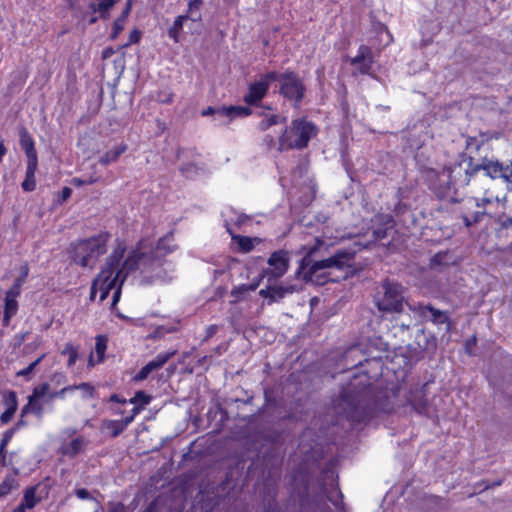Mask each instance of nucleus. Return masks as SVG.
Returning <instances> with one entry per match:
<instances>
[{"label":"nucleus","mask_w":512,"mask_h":512,"mask_svg":"<svg viewBox=\"0 0 512 512\" xmlns=\"http://www.w3.org/2000/svg\"><path fill=\"white\" fill-rule=\"evenodd\" d=\"M462 163H455L449 167L443 168L437 174L438 194L447 195L452 189L464 188L469 186L472 191L483 194L482 205H496L497 208L503 206L505 193L502 186L496 182L502 179L506 183H512V161L502 162L494 157H482L475 160L468 156Z\"/></svg>","instance_id":"obj_1"},{"label":"nucleus","mask_w":512,"mask_h":512,"mask_svg":"<svg viewBox=\"0 0 512 512\" xmlns=\"http://www.w3.org/2000/svg\"><path fill=\"white\" fill-rule=\"evenodd\" d=\"M347 368L370 366L355 375L333 400V410L337 416L348 420L352 426L369 421L376 410L375 391L370 379L376 378L382 369V358H367L358 345L349 347L343 356Z\"/></svg>","instance_id":"obj_2"},{"label":"nucleus","mask_w":512,"mask_h":512,"mask_svg":"<svg viewBox=\"0 0 512 512\" xmlns=\"http://www.w3.org/2000/svg\"><path fill=\"white\" fill-rule=\"evenodd\" d=\"M125 251V243L118 240L115 249L106 259L105 267L98 274L100 301H104L108 297L120 278L121 284H123L127 275L137 270L141 273H152V277L163 279L162 270L158 271V269L163 266L165 255L172 250L165 247L164 238H161L156 247L150 249L149 252L145 251L143 241H139L119 268Z\"/></svg>","instance_id":"obj_3"},{"label":"nucleus","mask_w":512,"mask_h":512,"mask_svg":"<svg viewBox=\"0 0 512 512\" xmlns=\"http://www.w3.org/2000/svg\"><path fill=\"white\" fill-rule=\"evenodd\" d=\"M338 475L332 461H329L320 472L317 483L311 485V475L304 467L296 471L291 480L293 494L298 497L301 507L310 505V501L327 498L335 507L342 501L343 495L338 487Z\"/></svg>","instance_id":"obj_4"},{"label":"nucleus","mask_w":512,"mask_h":512,"mask_svg":"<svg viewBox=\"0 0 512 512\" xmlns=\"http://www.w3.org/2000/svg\"><path fill=\"white\" fill-rule=\"evenodd\" d=\"M110 237L109 232L103 231L90 238L78 240L70 244L68 253L75 264L93 268L98 258L106 253Z\"/></svg>","instance_id":"obj_5"},{"label":"nucleus","mask_w":512,"mask_h":512,"mask_svg":"<svg viewBox=\"0 0 512 512\" xmlns=\"http://www.w3.org/2000/svg\"><path fill=\"white\" fill-rule=\"evenodd\" d=\"M267 78L279 83V95L291 102L293 107L300 106L306 94V86L297 72L287 69L280 73L273 70L268 71Z\"/></svg>","instance_id":"obj_6"},{"label":"nucleus","mask_w":512,"mask_h":512,"mask_svg":"<svg viewBox=\"0 0 512 512\" xmlns=\"http://www.w3.org/2000/svg\"><path fill=\"white\" fill-rule=\"evenodd\" d=\"M317 133L315 125L305 119H295L279 138V151L303 149Z\"/></svg>","instance_id":"obj_7"},{"label":"nucleus","mask_w":512,"mask_h":512,"mask_svg":"<svg viewBox=\"0 0 512 512\" xmlns=\"http://www.w3.org/2000/svg\"><path fill=\"white\" fill-rule=\"evenodd\" d=\"M312 252L313 249L300 260L297 274H301L307 267H309V275L330 268L343 269L349 266V262L353 258V253L346 250H339L329 258L313 261L311 258Z\"/></svg>","instance_id":"obj_8"},{"label":"nucleus","mask_w":512,"mask_h":512,"mask_svg":"<svg viewBox=\"0 0 512 512\" xmlns=\"http://www.w3.org/2000/svg\"><path fill=\"white\" fill-rule=\"evenodd\" d=\"M403 287L395 282L384 281L375 296L379 310L399 312L403 307Z\"/></svg>","instance_id":"obj_9"},{"label":"nucleus","mask_w":512,"mask_h":512,"mask_svg":"<svg viewBox=\"0 0 512 512\" xmlns=\"http://www.w3.org/2000/svg\"><path fill=\"white\" fill-rule=\"evenodd\" d=\"M270 267L263 269L261 278H267L268 283L281 278L288 270L290 264V254L284 249L271 253L267 260Z\"/></svg>","instance_id":"obj_10"},{"label":"nucleus","mask_w":512,"mask_h":512,"mask_svg":"<svg viewBox=\"0 0 512 512\" xmlns=\"http://www.w3.org/2000/svg\"><path fill=\"white\" fill-rule=\"evenodd\" d=\"M268 72L263 74L258 81L248 86V92L244 96V102L247 105H258L260 101L267 95L270 83L273 79L267 78Z\"/></svg>","instance_id":"obj_11"},{"label":"nucleus","mask_w":512,"mask_h":512,"mask_svg":"<svg viewBox=\"0 0 512 512\" xmlns=\"http://www.w3.org/2000/svg\"><path fill=\"white\" fill-rule=\"evenodd\" d=\"M419 315L423 317L425 320H429L437 325H445V330L450 331L451 322L447 312L436 309L431 305H422L419 304L417 308H415Z\"/></svg>","instance_id":"obj_12"},{"label":"nucleus","mask_w":512,"mask_h":512,"mask_svg":"<svg viewBox=\"0 0 512 512\" xmlns=\"http://www.w3.org/2000/svg\"><path fill=\"white\" fill-rule=\"evenodd\" d=\"M373 63V51L366 45H361L358 49L357 55L350 59V64L355 66L361 74H370Z\"/></svg>","instance_id":"obj_13"},{"label":"nucleus","mask_w":512,"mask_h":512,"mask_svg":"<svg viewBox=\"0 0 512 512\" xmlns=\"http://www.w3.org/2000/svg\"><path fill=\"white\" fill-rule=\"evenodd\" d=\"M295 291L293 285H274L272 282L266 288L259 291V295L268 300V304L281 301L287 294Z\"/></svg>","instance_id":"obj_14"},{"label":"nucleus","mask_w":512,"mask_h":512,"mask_svg":"<svg viewBox=\"0 0 512 512\" xmlns=\"http://www.w3.org/2000/svg\"><path fill=\"white\" fill-rule=\"evenodd\" d=\"M131 423H132V417H125L120 420L103 419L100 423L99 429L102 433L108 432V434L111 438H116Z\"/></svg>","instance_id":"obj_15"},{"label":"nucleus","mask_w":512,"mask_h":512,"mask_svg":"<svg viewBox=\"0 0 512 512\" xmlns=\"http://www.w3.org/2000/svg\"><path fill=\"white\" fill-rule=\"evenodd\" d=\"M18 135H19V143L21 148L24 150L27 161L28 160H38L37 151L35 149V143L34 140L27 130L26 127L20 126L18 128Z\"/></svg>","instance_id":"obj_16"},{"label":"nucleus","mask_w":512,"mask_h":512,"mask_svg":"<svg viewBox=\"0 0 512 512\" xmlns=\"http://www.w3.org/2000/svg\"><path fill=\"white\" fill-rule=\"evenodd\" d=\"M506 199L504 200L503 206L497 208L496 205H489L485 207L482 205V199L480 202H477V207H482L483 211H477L472 215V218L470 219L468 216H463L464 223L467 227L472 226L474 223H478L481 220V217L484 214H487L491 217H495L501 210L505 208Z\"/></svg>","instance_id":"obj_17"},{"label":"nucleus","mask_w":512,"mask_h":512,"mask_svg":"<svg viewBox=\"0 0 512 512\" xmlns=\"http://www.w3.org/2000/svg\"><path fill=\"white\" fill-rule=\"evenodd\" d=\"M18 473L19 470L15 468L13 473H9L3 478L0 483V498L7 496L12 491L19 488Z\"/></svg>","instance_id":"obj_18"},{"label":"nucleus","mask_w":512,"mask_h":512,"mask_svg":"<svg viewBox=\"0 0 512 512\" xmlns=\"http://www.w3.org/2000/svg\"><path fill=\"white\" fill-rule=\"evenodd\" d=\"M38 167V160H28L25 179L21 187L26 192H31L36 188L35 172Z\"/></svg>","instance_id":"obj_19"},{"label":"nucleus","mask_w":512,"mask_h":512,"mask_svg":"<svg viewBox=\"0 0 512 512\" xmlns=\"http://www.w3.org/2000/svg\"><path fill=\"white\" fill-rule=\"evenodd\" d=\"M298 277H301L305 283H312L317 286H323L329 281H333V279L329 278L328 272H315L309 275V267L302 271L301 274H297Z\"/></svg>","instance_id":"obj_20"},{"label":"nucleus","mask_w":512,"mask_h":512,"mask_svg":"<svg viewBox=\"0 0 512 512\" xmlns=\"http://www.w3.org/2000/svg\"><path fill=\"white\" fill-rule=\"evenodd\" d=\"M40 486L41 485L38 483L28 487L24 491L22 502L27 509H33L39 502H41L42 497L37 495Z\"/></svg>","instance_id":"obj_21"},{"label":"nucleus","mask_w":512,"mask_h":512,"mask_svg":"<svg viewBox=\"0 0 512 512\" xmlns=\"http://www.w3.org/2000/svg\"><path fill=\"white\" fill-rule=\"evenodd\" d=\"M130 12H131V2L128 0L122 13L120 14L119 17H117V19L113 23L112 32L110 34V38L112 40L116 39L118 37V35L123 31L124 23L126 22Z\"/></svg>","instance_id":"obj_22"},{"label":"nucleus","mask_w":512,"mask_h":512,"mask_svg":"<svg viewBox=\"0 0 512 512\" xmlns=\"http://www.w3.org/2000/svg\"><path fill=\"white\" fill-rule=\"evenodd\" d=\"M43 410L44 408L40 402V399L28 396V403L21 409L20 417H24L25 415L32 413L35 414L38 418H41Z\"/></svg>","instance_id":"obj_23"},{"label":"nucleus","mask_w":512,"mask_h":512,"mask_svg":"<svg viewBox=\"0 0 512 512\" xmlns=\"http://www.w3.org/2000/svg\"><path fill=\"white\" fill-rule=\"evenodd\" d=\"M97 2H92L90 4V9L93 12H98L100 17L103 19H107L109 16V10L119 1V0H96Z\"/></svg>","instance_id":"obj_24"},{"label":"nucleus","mask_w":512,"mask_h":512,"mask_svg":"<svg viewBox=\"0 0 512 512\" xmlns=\"http://www.w3.org/2000/svg\"><path fill=\"white\" fill-rule=\"evenodd\" d=\"M221 116H227L230 118L245 117L252 113L251 109L246 106H229L222 107L218 111Z\"/></svg>","instance_id":"obj_25"},{"label":"nucleus","mask_w":512,"mask_h":512,"mask_svg":"<svg viewBox=\"0 0 512 512\" xmlns=\"http://www.w3.org/2000/svg\"><path fill=\"white\" fill-rule=\"evenodd\" d=\"M127 149V146L124 144H121L119 146H116L112 150L107 151L99 158V163L101 165H109L112 162H116L118 158L123 154Z\"/></svg>","instance_id":"obj_26"},{"label":"nucleus","mask_w":512,"mask_h":512,"mask_svg":"<svg viewBox=\"0 0 512 512\" xmlns=\"http://www.w3.org/2000/svg\"><path fill=\"white\" fill-rule=\"evenodd\" d=\"M175 354L176 350L160 353L153 360L149 361L148 364L153 371H156L162 368Z\"/></svg>","instance_id":"obj_27"},{"label":"nucleus","mask_w":512,"mask_h":512,"mask_svg":"<svg viewBox=\"0 0 512 512\" xmlns=\"http://www.w3.org/2000/svg\"><path fill=\"white\" fill-rule=\"evenodd\" d=\"M189 19V15H180L178 16L173 25L168 30V35L170 38H172L175 42L179 41V33L183 28V22L185 20Z\"/></svg>","instance_id":"obj_28"},{"label":"nucleus","mask_w":512,"mask_h":512,"mask_svg":"<svg viewBox=\"0 0 512 512\" xmlns=\"http://www.w3.org/2000/svg\"><path fill=\"white\" fill-rule=\"evenodd\" d=\"M84 446V439L81 437L74 438L65 448L63 453L69 457L79 454Z\"/></svg>","instance_id":"obj_29"},{"label":"nucleus","mask_w":512,"mask_h":512,"mask_svg":"<svg viewBox=\"0 0 512 512\" xmlns=\"http://www.w3.org/2000/svg\"><path fill=\"white\" fill-rule=\"evenodd\" d=\"M233 239L236 241V243L239 246L240 251L243 253H248V252L252 251L254 248V241L255 240L259 241L257 238L252 239L248 236H241V235L233 236Z\"/></svg>","instance_id":"obj_30"},{"label":"nucleus","mask_w":512,"mask_h":512,"mask_svg":"<svg viewBox=\"0 0 512 512\" xmlns=\"http://www.w3.org/2000/svg\"><path fill=\"white\" fill-rule=\"evenodd\" d=\"M108 338L105 335L96 336L95 352L97 354V363L104 360L105 352L107 349Z\"/></svg>","instance_id":"obj_31"},{"label":"nucleus","mask_w":512,"mask_h":512,"mask_svg":"<svg viewBox=\"0 0 512 512\" xmlns=\"http://www.w3.org/2000/svg\"><path fill=\"white\" fill-rule=\"evenodd\" d=\"M489 137L486 133H480V139L475 136H469L466 139V149H474L475 151H479L481 146L488 141Z\"/></svg>","instance_id":"obj_32"},{"label":"nucleus","mask_w":512,"mask_h":512,"mask_svg":"<svg viewBox=\"0 0 512 512\" xmlns=\"http://www.w3.org/2000/svg\"><path fill=\"white\" fill-rule=\"evenodd\" d=\"M203 4L202 0H189L188 3V15L189 19L192 21H199L201 20V14L199 13V10Z\"/></svg>","instance_id":"obj_33"},{"label":"nucleus","mask_w":512,"mask_h":512,"mask_svg":"<svg viewBox=\"0 0 512 512\" xmlns=\"http://www.w3.org/2000/svg\"><path fill=\"white\" fill-rule=\"evenodd\" d=\"M450 263H453V261L447 251L438 252L431 258V266L432 267L441 266V265L446 266V265H449Z\"/></svg>","instance_id":"obj_34"},{"label":"nucleus","mask_w":512,"mask_h":512,"mask_svg":"<svg viewBox=\"0 0 512 512\" xmlns=\"http://www.w3.org/2000/svg\"><path fill=\"white\" fill-rule=\"evenodd\" d=\"M62 355H68V366H73L78 359V347L72 343H67L61 352Z\"/></svg>","instance_id":"obj_35"},{"label":"nucleus","mask_w":512,"mask_h":512,"mask_svg":"<svg viewBox=\"0 0 512 512\" xmlns=\"http://www.w3.org/2000/svg\"><path fill=\"white\" fill-rule=\"evenodd\" d=\"M3 403L6 406L7 410L17 411L18 401L17 395L14 391H7L3 394L2 397Z\"/></svg>","instance_id":"obj_36"},{"label":"nucleus","mask_w":512,"mask_h":512,"mask_svg":"<svg viewBox=\"0 0 512 512\" xmlns=\"http://www.w3.org/2000/svg\"><path fill=\"white\" fill-rule=\"evenodd\" d=\"M286 121V117H280L278 115H271L267 118H264L260 123H259V128L260 130L262 131H265L267 130L268 128H270L271 126L273 125H276L278 123H284Z\"/></svg>","instance_id":"obj_37"},{"label":"nucleus","mask_w":512,"mask_h":512,"mask_svg":"<svg viewBox=\"0 0 512 512\" xmlns=\"http://www.w3.org/2000/svg\"><path fill=\"white\" fill-rule=\"evenodd\" d=\"M151 401V396L148 395L147 393H145L144 391L140 390V391H137L134 395V397H132L129 402L131 404H135L136 406H145L147 404H149Z\"/></svg>","instance_id":"obj_38"},{"label":"nucleus","mask_w":512,"mask_h":512,"mask_svg":"<svg viewBox=\"0 0 512 512\" xmlns=\"http://www.w3.org/2000/svg\"><path fill=\"white\" fill-rule=\"evenodd\" d=\"M45 354L40 355L35 361L30 363L26 368L20 370L17 372V376H23L26 378H29L30 375L33 373L35 368L42 362V360L45 358Z\"/></svg>","instance_id":"obj_39"},{"label":"nucleus","mask_w":512,"mask_h":512,"mask_svg":"<svg viewBox=\"0 0 512 512\" xmlns=\"http://www.w3.org/2000/svg\"><path fill=\"white\" fill-rule=\"evenodd\" d=\"M18 311L17 298L5 296L4 312L15 315Z\"/></svg>","instance_id":"obj_40"},{"label":"nucleus","mask_w":512,"mask_h":512,"mask_svg":"<svg viewBox=\"0 0 512 512\" xmlns=\"http://www.w3.org/2000/svg\"><path fill=\"white\" fill-rule=\"evenodd\" d=\"M50 385L48 383H42L33 389V392L29 397L40 399L46 395L49 391Z\"/></svg>","instance_id":"obj_41"},{"label":"nucleus","mask_w":512,"mask_h":512,"mask_svg":"<svg viewBox=\"0 0 512 512\" xmlns=\"http://www.w3.org/2000/svg\"><path fill=\"white\" fill-rule=\"evenodd\" d=\"M21 279H15L13 285L7 290L6 296L11 298H17L21 293Z\"/></svg>","instance_id":"obj_42"},{"label":"nucleus","mask_w":512,"mask_h":512,"mask_svg":"<svg viewBox=\"0 0 512 512\" xmlns=\"http://www.w3.org/2000/svg\"><path fill=\"white\" fill-rule=\"evenodd\" d=\"M72 387H75L74 390H82L88 397L95 396V388L88 382H83L78 385H72Z\"/></svg>","instance_id":"obj_43"},{"label":"nucleus","mask_w":512,"mask_h":512,"mask_svg":"<svg viewBox=\"0 0 512 512\" xmlns=\"http://www.w3.org/2000/svg\"><path fill=\"white\" fill-rule=\"evenodd\" d=\"M16 431H17L16 427H12V428L6 430L2 435V439L0 441V447H2L3 449H6L8 443L10 442V440L12 439V437L14 436Z\"/></svg>","instance_id":"obj_44"},{"label":"nucleus","mask_w":512,"mask_h":512,"mask_svg":"<svg viewBox=\"0 0 512 512\" xmlns=\"http://www.w3.org/2000/svg\"><path fill=\"white\" fill-rule=\"evenodd\" d=\"M153 370L151 369V367L149 366V364L147 363L145 366H143L141 368V370L134 376L133 380L136 381V382H140V381H143L145 380L150 373H152Z\"/></svg>","instance_id":"obj_45"},{"label":"nucleus","mask_w":512,"mask_h":512,"mask_svg":"<svg viewBox=\"0 0 512 512\" xmlns=\"http://www.w3.org/2000/svg\"><path fill=\"white\" fill-rule=\"evenodd\" d=\"M497 216V223L500 225L503 229H508L512 227V216H505V215H496Z\"/></svg>","instance_id":"obj_46"},{"label":"nucleus","mask_w":512,"mask_h":512,"mask_svg":"<svg viewBox=\"0 0 512 512\" xmlns=\"http://www.w3.org/2000/svg\"><path fill=\"white\" fill-rule=\"evenodd\" d=\"M175 329L174 328H171V329H166L162 326L156 328V330L151 333L148 338L150 339H160L162 338L166 333H170V332H173Z\"/></svg>","instance_id":"obj_47"},{"label":"nucleus","mask_w":512,"mask_h":512,"mask_svg":"<svg viewBox=\"0 0 512 512\" xmlns=\"http://www.w3.org/2000/svg\"><path fill=\"white\" fill-rule=\"evenodd\" d=\"M388 229L386 227H378L376 229H373L372 235L374 238V241L382 240L387 237Z\"/></svg>","instance_id":"obj_48"},{"label":"nucleus","mask_w":512,"mask_h":512,"mask_svg":"<svg viewBox=\"0 0 512 512\" xmlns=\"http://www.w3.org/2000/svg\"><path fill=\"white\" fill-rule=\"evenodd\" d=\"M75 495L79 498V499H83V500H91V501H94L96 502L95 498L91 495V493L85 489V488H79V489H76L75 490Z\"/></svg>","instance_id":"obj_49"},{"label":"nucleus","mask_w":512,"mask_h":512,"mask_svg":"<svg viewBox=\"0 0 512 512\" xmlns=\"http://www.w3.org/2000/svg\"><path fill=\"white\" fill-rule=\"evenodd\" d=\"M263 512H279V507H278L277 502L274 499L264 502Z\"/></svg>","instance_id":"obj_50"},{"label":"nucleus","mask_w":512,"mask_h":512,"mask_svg":"<svg viewBox=\"0 0 512 512\" xmlns=\"http://www.w3.org/2000/svg\"><path fill=\"white\" fill-rule=\"evenodd\" d=\"M412 407L418 412L422 413L425 410L426 407V400H423L422 398L419 400H410Z\"/></svg>","instance_id":"obj_51"},{"label":"nucleus","mask_w":512,"mask_h":512,"mask_svg":"<svg viewBox=\"0 0 512 512\" xmlns=\"http://www.w3.org/2000/svg\"><path fill=\"white\" fill-rule=\"evenodd\" d=\"M14 414H15V411H11V410H5L1 415H0V422L2 424H7L9 423L12 418L14 417Z\"/></svg>","instance_id":"obj_52"},{"label":"nucleus","mask_w":512,"mask_h":512,"mask_svg":"<svg viewBox=\"0 0 512 512\" xmlns=\"http://www.w3.org/2000/svg\"><path fill=\"white\" fill-rule=\"evenodd\" d=\"M141 38V32L137 29H134L130 35H129V42L127 44H125V46H129L130 44H135L137 42H139Z\"/></svg>","instance_id":"obj_53"},{"label":"nucleus","mask_w":512,"mask_h":512,"mask_svg":"<svg viewBox=\"0 0 512 512\" xmlns=\"http://www.w3.org/2000/svg\"><path fill=\"white\" fill-rule=\"evenodd\" d=\"M173 94L167 92H160L158 94V101L164 104H168L172 102Z\"/></svg>","instance_id":"obj_54"},{"label":"nucleus","mask_w":512,"mask_h":512,"mask_svg":"<svg viewBox=\"0 0 512 512\" xmlns=\"http://www.w3.org/2000/svg\"><path fill=\"white\" fill-rule=\"evenodd\" d=\"M75 387H72V385L70 386H66L64 388H62L60 391L58 392H53L49 395L50 399H54L56 397H63L64 394L68 391H73Z\"/></svg>","instance_id":"obj_55"},{"label":"nucleus","mask_w":512,"mask_h":512,"mask_svg":"<svg viewBox=\"0 0 512 512\" xmlns=\"http://www.w3.org/2000/svg\"><path fill=\"white\" fill-rule=\"evenodd\" d=\"M29 273L28 265L25 264L21 267L20 275L16 279H21V284L26 282L27 276Z\"/></svg>","instance_id":"obj_56"},{"label":"nucleus","mask_w":512,"mask_h":512,"mask_svg":"<svg viewBox=\"0 0 512 512\" xmlns=\"http://www.w3.org/2000/svg\"><path fill=\"white\" fill-rule=\"evenodd\" d=\"M98 285H99V281H98V276H97L96 279L93 281V283L91 285V289H90V300H92V301L95 299V296H96V293L98 290Z\"/></svg>","instance_id":"obj_57"},{"label":"nucleus","mask_w":512,"mask_h":512,"mask_svg":"<svg viewBox=\"0 0 512 512\" xmlns=\"http://www.w3.org/2000/svg\"><path fill=\"white\" fill-rule=\"evenodd\" d=\"M218 331V327L217 325H210L209 327H207L206 329V336H205V339H209L211 338L213 335L216 334V332Z\"/></svg>","instance_id":"obj_58"},{"label":"nucleus","mask_w":512,"mask_h":512,"mask_svg":"<svg viewBox=\"0 0 512 512\" xmlns=\"http://www.w3.org/2000/svg\"><path fill=\"white\" fill-rule=\"evenodd\" d=\"M262 279L263 278H261V274H260L257 279H254L250 284H248L247 288L250 291H255L259 287L260 282H261Z\"/></svg>","instance_id":"obj_59"},{"label":"nucleus","mask_w":512,"mask_h":512,"mask_svg":"<svg viewBox=\"0 0 512 512\" xmlns=\"http://www.w3.org/2000/svg\"><path fill=\"white\" fill-rule=\"evenodd\" d=\"M121 286H122V284L120 282L118 288L115 290V292L113 294L112 307L115 306L117 304V302L119 301V299H120Z\"/></svg>","instance_id":"obj_60"},{"label":"nucleus","mask_w":512,"mask_h":512,"mask_svg":"<svg viewBox=\"0 0 512 512\" xmlns=\"http://www.w3.org/2000/svg\"><path fill=\"white\" fill-rule=\"evenodd\" d=\"M248 285L246 284H243L235 289L232 290V295H237V294H243L245 292H250V290L247 288Z\"/></svg>","instance_id":"obj_61"},{"label":"nucleus","mask_w":512,"mask_h":512,"mask_svg":"<svg viewBox=\"0 0 512 512\" xmlns=\"http://www.w3.org/2000/svg\"><path fill=\"white\" fill-rule=\"evenodd\" d=\"M72 194V189L69 187H64L62 189L61 198L62 201H66Z\"/></svg>","instance_id":"obj_62"},{"label":"nucleus","mask_w":512,"mask_h":512,"mask_svg":"<svg viewBox=\"0 0 512 512\" xmlns=\"http://www.w3.org/2000/svg\"><path fill=\"white\" fill-rule=\"evenodd\" d=\"M26 336H27V333H21V334L16 335L15 336V340H16L15 346L16 347L21 346L22 343L25 341Z\"/></svg>","instance_id":"obj_63"},{"label":"nucleus","mask_w":512,"mask_h":512,"mask_svg":"<svg viewBox=\"0 0 512 512\" xmlns=\"http://www.w3.org/2000/svg\"><path fill=\"white\" fill-rule=\"evenodd\" d=\"M52 381L56 382L57 384H60L65 381V375L62 373H55L52 377Z\"/></svg>","instance_id":"obj_64"}]
</instances>
